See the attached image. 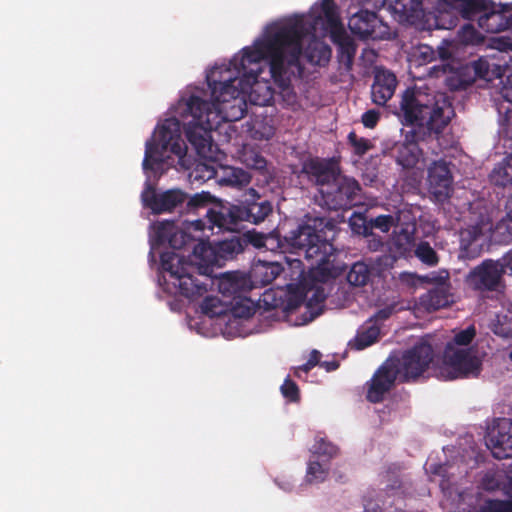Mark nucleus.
<instances>
[{
	"label": "nucleus",
	"instance_id": "1",
	"mask_svg": "<svg viewBox=\"0 0 512 512\" xmlns=\"http://www.w3.org/2000/svg\"><path fill=\"white\" fill-rule=\"evenodd\" d=\"M328 34L335 43H345V30L333 0H320L307 15L295 14L268 23L229 64L213 67L207 74L209 100L200 89L186 93L172 107V116L159 123L146 142L143 169L147 181L158 178L176 162L189 168L180 120L190 144L203 160L190 177L200 182L217 179L218 162L224 154L214 144L212 132L224 122L240 120L247 101L265 106L273 98L271 86L262 77L266 71L264 60H268L269 75L283 100L293 105L296 95L290 86L292 77L302 70V60L315 65L329 61L331 49L321 41Z\"/></svg>",
	"mask_w": 512,
	"mask_h": 512
},
{
	"label": "nucleus",
	"instance_id": "2",
	"mask_svg": "<svg viewBox=\"0 0 512 512\" xmlns=\"http://www.w3.org/2000/svg\"><path fill=\"white\" fill-rule=\"evenodd\" d=\"M245 237L254 247L280 249L292 279L300 280L304 276L305 267L301 256L309 263L308 269L312 276L320 281L336 277L342 271V266L335 263L332 244L323 240L310 225L300 226L283 241L275 234L263 235L254 231L246 233Z\"/></svg>",
	"mask_w": 512,
	"mask_h": 512
},
{
	"label": "nucleus",
	"instance_id": "3",
	"mask_svg": "<svg viewBox=\"0 0 512 512\" xmlns=\"http://www.w3.org/2000/svg\"><path fill=\"white\" fill-rule=\"evenodd\" d=\"M209 225L202 220L186 222L181 227L176 228L171 222L155 223L150 228V240L152 249L156 245L168 242L174 250H179L190 242H198L193 248L192 267L196 266L200 273L207 274L208 270L214 265H220L222 260L227 259L235 253L242 251V245L239 239L231 238L219 242L215 245L207 242L213 231V225L218 229H231L225 220V211L216 213L208 211Z\"/></svg>",
	"mask_w": 512,
	"mask_h": 512
},
{
	"label": "nucleus",
	"instance_id": "4",
	"mask_svg": "<svg viewBox=\"0 0 512 512\" xmlns=\"http://www.w3.org/2000/svg\"><path fill=\"white\" fill-rule=\"evenodd\" d=\"M161 268L168 290L178 292L191 302L201 299L211 285H217L224 298L232 299L252 289L247 276L241 272H227L216 278L199 272L198 276L192 274L193 267L184 262L183 255L176 251L161 254Z\"/></svg>",
	"mask_w": 512,
	"mask_h": 512
},
{
	"label": "nucleus",
	"instance_id": "5",
	"mask_svg": "<svg viewBox=\"0 0 512 512\" xmlns=\"http://www.w3.org/2000/svg\"><path fill=\"white\" fill-rule=\"evenodd\" d=\"M450 106L443 96H431L418 90L408 89L400 102L398 118L404 125L414 127V134L425 136L438 133L450 119Z\"/></svg>",
	"mask_w": 512,
	"mask_h": 512
},
{
	"label": "nucleus",
	"instance_id": "6",
	"mask_svg": "<svg viewBox=\"0 0 512 512\" xmlns=\"http://www.w3.org/2000/svg\"><path fill=\"white\" fill-rule=\"evenodd\" d=\"M508 5L495 4L487 0H438L434 24L437 28L449 29L453 21H446V15L461 14L464 18L479 16V25L487 32L495 33L504 29H512V18L506 19L504 12Z\"/></svg>",
	"mask_w": 512,
	"mask_h": 512
},
{
	"label": "nucleus",
	"instance_id": "7",
	"mask_svg": "<svg viewBox=\"0 0 512 512\" xmlns=\"http://www.w3.org/2000/svg\"><path fill=\"white\" fill-rule=\"evenodd\" d=\"M475 335L473 326L455 332L453 338L447 342L441 360L436 364L437 377L453 380L477 376L480 373L482 360L478 351L471 346Z\"/></svg>",
	"mask_w": 512,
	"mask_h": 512
},
{
	"label": "nucleus",
	"instance_id": "8",
	"mask_svg": "<svg viewBox=\"0 0 512 512\" xmlns=\"http://www.w3.org/2000/svg\"><path fill=\"white\" fill-rule=\"evenodd\" d=\"M325 295L322 289L306 284L288 285L286 310L288 313L299 311L301 320L297 325H304L312 321L323 311Z\"/></svg>",
	"mask_w": 512,
	"mask_h": 512
},
{
	"label": "nucleus",
	"instance_id": "9",
	"mask_svg": "<svg viewBox=\"0 0 512 512\" xmlns=\"http://www.w3.org/2000/svg\"><path fill=\"white\" fill-rule=\"evenodd\" d=\"M431 359V346L422 343L405 353L400 360H392L396 364L397 375L404 380H410L420 376L430 364Z\"/></svg>",
	"mask_w": 512,
	"mask_h": 512
},
{
	"label": "nucleus",
	"instance_id": "10",
	"mask_svg": "<svg viewBox=\"0 0 512 512\" xmlns=\"http://www.w3.org/2000/svg\"><path fill=\"white\" fill-rule=\"evenodd\" d=\"M486 446L493 456L505 459L512 456V420L500 419L489 427Z\"/></svg>",
	"mask_w": 512,
	"mask_h": 512
},
{
	"label": "nucleus",
	"instance_id": "11",
	"mask_svg": "<svg viewBox=\"0 0 512 512\" xmlns=\"http://www.w3.org/2000/svg\"><path fill=\"white\" fill-rule=\"evenodd\" d=\"M349 28L360 37L382 39L389 37L388 27L376 16L367 10L360 11L349 19Z\"/></svg>",
	"mask_w": 512,
	"mask_h": 512
},
{
	"label": "nucleus",
	"instance_id": "12",
	"mask_svg": "<svg viewBox=\"0 0 512 512\" xmlns=\"http://www.w3.org/2000/svg\"><path fill=\"white\" fill-rule=\"evenodd\" d=\"M505 266L499 261H484L473 269L466 278L469 286L474 289H494L498 286Z\"/></svg>",
	"mask_w": 512,
	"mask_h": 512
},
{
	"label": "nucleus",
	"instance_id": "13",
	"mask_svg": "<svg viewBox=\"0 0 512 512\" xmlns=\"http://www.w3.org/2000/svg\"><path fill=\"white\" fill-rule=\"evenodd\" d=\"M427 189L436 201L447 199L452 191V176L445 162H434L428 168Z\"/></svg>",
	"mask_w": 512,
	"mask_h": 512
},
{
	"label": "nucleus",
	"instance_id": "14",
	"mask_svg": "<svg viewBox=\"0 0 512 512\" xmlns=\"http://www.w3.org/2000/svg\"><path fill=\"white\" fill-rule=\"evenodd\" d=\"M184 201V194L180 190H168L164 193H156L154 188L147 184L142 193V202L153 213L171 211Z\"/></svg>",
	"mask_w": 512,
	"mask_h": 512
},
{
	"label": "nucleus",
	"instance_id": "15",
	"mask_svg": "<svg viewBox=\"0 0 512 512\" xmlns=\"http://www.w3.org/2000/svg\"><path fill=\"white\" fill-rule=\"evenodd\" d=\"M396 364L388 359L374 374L367 391V398L371 402H379L391 388L397 377Z\"/></svg>",
	"mask_w": 512,
	"mask_h": 512
},
{
	"label": "nucleus",
	"instance_id": "16",
	"mask_svg": "<svg viewBox=\"0 0 512 512\" xmlns=\"http://www.w3.org/2000/svg\"><path fill=\"white\" fill-rule=\"evenodd\" d=\"M396 77L390 71L377 68L372 85V100L377 105H384L394 94Z\"/></svg>",
	"mask_w": 512,
	"mask_h": 512
},
{
	"label": "nucleus",
	"instance_id": "17",
	"mask_svg": "<svg viewBox=\"0 0 512 512\" xmlns=\"http://www.w3.org/2000/svg\"><path fill=\"white\" fill-rule=\"evenodd\" d=\"M271 210V205L268 202H254L247 206H233L227 211V214L232 222L245 220L258 223L263 221Z\"/></svg>",
	"mask_w": 512,
	"mask_h": 512
},
{
	"label": "nucleus",
	"instance_id": "18",
	"mask_svg": "<svg viewBox=\"0 0 512 512\" xmlns=\"http://www.w3.org/2000/svg\"><path fill=\"white\" fill-rule=\"evenodd\" d=\"M285 269L286 268L278 262L258 261L252 266L247 279L252 284L253 289L270 284L280 272L285 271Z\"/></svg>",
	"mask_w": 512,
	"mask_h": 512
},
{
	"label": "nucleus",
	"instance_id": "19",
	"mask_svg": "<svg viewBox=\"0 0 512 512\" xmlns=\"http://www.w3.org/2000/svg\"><path fill=\"white\" fill-rule=\"evenodd\" d=\"M419 143L415 141H405L398 149L397 161L404 168L422 169L424 160L420 157Z\"/></svg>",
	"mask_w": 512,
	"mask_h": 512
},
{
	"label": "nucleus",
	"instance_id": "20",
	"mask_svg": "<svg viewBox=\"0 0 512 512\" xmlns=\"http://www.w3.org/2000/svg\"><path fill=\"white\" fill-rule=\"evenodd\" d=\"M251 176L240 168L218 164L217 180L220 184L244 186L250 182Z\"/></svg>",
	"mask_w": 512,
	"mask_h": 512
},
{
	"label": "nucleus",
	"instance_id": "21",
	"mask_svg": "<svg viewBox=\"0 0 512 512\" xmlns=\"http://www.w3.org/2000/svg\"><path fill=\"white\" fill-rule=\"evenodd\" d=\"M380 328L375 322H369L362 327L355 338L349 342V347L355 350H362L377 341Z\"/></svg>",
	"mask_w": 512,
	"mask_h": 512
},
{
	"label": "nucleus",
	"instance_id": "22",
	"mask_svg": "<svg viewBox=\"0 0 512 512\" xmlns=\"http://www.w3.org/2000/svg\"><path fill=\"white\" fill-rule=\"evenodd\" d=\"M413 231L414 226L408 225L400 234L394 237L391 247L394 258L404 256L412 250L414 246Z\"/></svg>",
	"mask_w": 512,
	"mask_h": 512
},
{
	"label": "nucleus",
	"instance_id": "23",
	"mask_svg": "<svg viewBox=\"0 0 512 512\" xmlns=\"http://www.w3.org/2000/svg\"><path fill=\"white\" fill-rule=\"evenodd\" d=\"M364 3H368L374 8H381L386 4L390 6H394L393 8L396 11H400L404 14H407L409 17L414 18L418 16V13L421 12L418 10V6L420 5L419 0H411V7L408 8L407 4L404 3V0H361Z\"/></svg>",
	"mask_w": 512,
	"mask_h": 512
},
{
	"label": "nucleus",
	"instance_id": "24",
	"mask_svg": "<svg viewBox=\"0 0 512 512\" xmlns=\"http://www.w3.org/2000/svg\"><path fill=\"white\" fill-rule=\"evenodd\" d=\"M490 179L498 186H506L512 183V153L494 167Z\"/></svg>",
	"mask_w": 512,
	"mask_h": 512
},
{
	"label": "nucleus",
	"instance_id": "25",
	"mask_svg": "<svg viewBox=\"0 0 512 512\" xmlns=\"http://www.w3.org/2000/svg\"><path fill=\"white\" fill-rule=\"evenodd\" d=\"M329 470L330 465L327 461L312 457L307 466L305 481L309 484L322 482L326 479Z\"/></svg>",
	"mask_w": 512,
	"mask_h": 512
},
{
	"label": "nucleus",
	"instance_id": "26",
	"mask_svg": "<svg viewBox=\"0 0 512 512\" xmlns=\"http://www.w3.org/2000/svg\"><path fill=\"white\" fill-rule=\"evenodd\" d=\"M249 133L254 139H270L274 134V127L271 119L267 117H256L250 124Z\"/></svg>",
	"mask_w": 512,
	"mask_h": 512
},
{
	"label": "nucleus",
	"instance_id": "27",
	"mask_svg": "<svg viewBox=\"0 0 512 512\" xmlns=\"http://www.w3.org/2000/svg\"><path fill=\"white\" fill-rule=\"evenodd\" d=\"M254 310L255 306L253 301L242 297L241 294L229 300L228 312H231L236 317H250L254 313Z\"/></svg>",
	"mask_w": 512,
	"mask_h": 512
},
{
	"label": "nucleus",
	"instance_id": "28",
	"mask_svg": "<svg viewBox=\"0 0 512 512\" xmlns=\"http://www.w3.org/2000/svg\"><path fill=\"white\" fill-rule=\"evenodd\" d=\"M311 453L313 458L329 463V460L337 454V448L324 438H317L311 447Z\"/></svg>",
	"mask_w": 512,
	"mask_h": 512
},
{
	"label": "nucleus",
	"instance_id": "29",
	"mask_svg": "<svg viewBox=\"0 0 512 512\" xmlns=\"http://www.w3.org/2000/svg\"><path fill=\"white\" fill-rule=\"evenodd\" d=\"M369 278V268L362 262L355 263L347 275L348 282L353 286H363L368 282Z\"/></svg>",
	"mask_w": 512,
	"mask_h": 512
},
{
	"label": "nucleus",
	"instance_id": "30",
	"mask_svg": "<svg viewBox=\"0 0 512 512\" xmlns=\"http://www.w3.org/2000/svg\"><path fill=\"white\" fill-rule=\"evenodd\" d=\"M239 159L252 169L261 170L266 166V160L257 151L247 146L240 152Z\"/></svg>",
	"mask_w": 512,
	"mask_h": 512
},
{
	"label": "nucleus",
	"instance_id": "31",
	"mask_svg": "<svg viewBox=\"0 0 512 512\" xmlns=\"http://www.w3.org/2000/svg\"><path fill=\"white\" fill-rule=\"evenodd\" d=\"M229 300L222 301L217 297H206L201 305V309L205 314L210 316H218L228 312Z\"/></svg>",
	"mask_w": 512,
	"mask_h": 512
},
{
	"label": "nucleus",
	"instance_id": "32",
	"mask_svg": "<svg viewBox=\"0 0 512 512\" xmlns=\"http://www.w3.org/2000/svg\"><path fill=\"white\" fill-rule=\"evenodd\" d=\"M445 304L446 301L440 299L435 291L429 292L420 298L419 305L415 307V313L418 315L422 311L436 310L443 307Z\"/></svg>",
	"mask_w": 512,
	"mask_h": 512
},
{
	"label": "nucleus",
	"instance_id": "33",
	"mask_svg": "<svg viewBox=\"0 0 512 512\" xmlns=\"http://www.w3.org/2000/svg\"><path fill=\"white\" fill-rule=\"evenodd\" d=\"M491 224L488 221H481L480 225L473 227L472 230L465 229L461 231L460 237L463 245L468 246L476 241L480 235L490 232Z\"/></svg>",
	"mask_w": 512,
	"mask_h": 512
},
{
	"label": "nucleus",
	"instance_id": "34",
	"mask_svg": "<svg viewBox=\"0 0 512 512\" xmlns=\"http://www.w3.org/2000/svg\"><path fill=\"white\" fill-rule=\"evenodd\" d=\"M415 254L425 264L435 265L438 262L435 251L427 243H420L416 248Z\"/></svg>",
	"mask_w": 512,
	"mask_h": 512
},
{
	"label": "nucleus",
	"instance_id": "35",
	"mask_svg": "<svg viewBox=\"0 0 512 512\" xmlns=\"http://www.w3.org/2000/svg\"><path fill=\"white\" fill-rule=\"evenodd\" d=\"M413 56L418 58L419 65H422L431 62L435 58V52L428 45H420L415 49Z\"/></svg>",
	"mask_w": 512,
	"mask_h": 512
},
{
	"label": "nucleus",
	"instance_id": "36",
	"mask_svg": "<svg viewBox=\"0 0 512 512\" xmlns=\"http://www.w3.org/2000/svg\"><path fill=\"white\" fill-rule=\"evenodd\" d=\"M399 278L403 284L412 287H417L422 285L423 283L431 281V279L427 276H417L416 274L409 272L401 273Z\"/></svg>",
	"mask_w": 512,
	"mask_h": 512
},
{
	"label": "nucleus",
	"instance_id": "37",
	"mask_svg": "<svg viewBox=\"0 0 512 512\" xmlns=\"http://www.w3.org/2000/svg\"><path fill=\"white\" fill-rule=\"evenodd\" d=\"M482 512H512V502L487 501Z\"/></svg>",
	"mask_w": 512,
	"mask_h": 512
},
{
	"label": "nucleus",
	"instance_id": "38",
	"mask_svg": "<svg viewBox=\"0 0 512 512\" xmlns=\"http://www.w3.org/2000/svg\"><path fill=\"white\" fill-rule=\"evenodd\" d=\"M282 395L289 401L298 400V388L295 383L289 379L285 380L281 386Z\"/></svg>",
	"mask_w": 512,
	"mask_h": 512
},
{
	"label": "nucleus",
	"instance_id": "39",
	"mask_svg": "<svg viewBox=\"0 0 512 512\" xmlns=\"http://www.w3.org/2000/svg\"><path fill=\"white\" fill-rule=\"evenodd\" d=\"M461 38L462 41L471 44H475L481 41V38L476 32V30L470 25H467L463 28Z\"/></svg>",
	"mask_w": 512,
	"mask_h": 512
},
{
	"label": "nucleus",
	"instance_id": "40",
	"mask_svg": "<svg viewBox=\"0 0 512 512\" xmlns=\"http://www.w3.org/2000/svg\"><path fill=\"white\" fill-rule=\"evenodd\" d=\"M349 139L353 144L356 153L363 154L370 148V143L366 139L357 138L354 133L349 135Z\"/></svg>",
	"mask_w": 512,
	"mask_h": 512
},
{
	"label": "nucleus",
	"instance_id": "41",
	"mask_svg": "<svg viewBox=\"0 0 512 512\" xmlns=\"http://www.w3.org/2000/svg\"><path fill=\"white\" fill-rule=\"evenodd\" d=\"M319 359H320V354L318 351L314 350L310 353V357H309V360L307 361L306 364H304L303 366L301 367H298L295 371V374L300 377V372L304 371V372H307L310 368L314 367L315 365L317 364H320L319 363Z\"/></svg>",
	"mask_w": 512,
	"mask_h": 512
},
{
	"label": "nucleus",
	"instance_id": "42",
	"mask_svg": "<svg viewBox=\"0 0 512 512\" xmlns=\"http://www.w3.org/2000/svg\"><path fill=\"white\" fill-rule=\"evenodd\" d=\"M212 201V197L207 192L195 194L189 201V204L194 207L205 206Z\"/></svg>",
	"mask_w": 512,
	"mask_h": 512
},
{
	"label": "nucleus",
	"instance_id": "43",
	"mask_svg": "<svg viewBox=\"0 0 512 512\" xmlns=\"http://www.w3.org/2000/svg\"><path fill=\"white\" fill-rule=\"evenodd\" d=\"M393 225V218L391 216H379L374 220V226L380 229L382 232L389 231L390 227Z\"/></svg>",
	"mask_w": 512,
	"mask_h": 512
},
{
	"label": "nucleus",
	"instance_id": "44",
	"mask_svg": "<svg viewBox=\"0 0 512 512\" xmlns=\"http://www.w3.org/2000/svg\"><path fill=\"white\" fill-rule=\"evenodd\" d=\"M345 187L342 186L339 190L341 194H346L348 198H351L356 194L359 189L358 184L353 179H344Z\"/></svg>",
	"mask_w": 512,
	"mask_h": 512
},
{
	"label": "nucleus",
	"instance_id": "45",
	"mask_svg": "<svg viewBox=\"0 0 512 512\" xmlns=\"http://www.w3.org/2000/svg\"><path fill=\"white\" fill-rule=\"evenodd\" d=\"M501 127L507 137H512V109H508L501 121Z\"/></svg>",
	"mask_w": 512,
	"mask_h": 512
},
{
	"label": "nucleus",
	"instance_id": "46",
	"mask_svg": "<svg viewBox=\"0 0 512 512\" xmlns=\"http://www.w3.org/2000/svg\"><path fill=\"white\" fill-rule=\"evenodd\" d=\"M378 119L379 113L374 110L367 111L362 116V122L364 126L368 128H373L376 125Z\"/></svg>",
	"mask_w": 512,
	"mask_h": 512
},
{
	"label": "nucleus",
	"instance_id": "47",
	"mask_svg": "<svg viewBox=\"0 0 512 512\" xmlns=\"http://www.w3.org/2000/svg\"><path fill=\"white\" fill-rule=\"evenodd\" d=\"M454 50V44L450 41H443L442 44L438 47V54L441 59H448Z\"/></svg>",
	"mask_w": 512,
	"mask_h": 512
},
{
	"label": "nucleus",
	"instance_id": "48",
	"mask_svg": "<svg viewBox=\"0 0 512 512\" xmlns=\"http://www.w3.org/2000/svg\"><path fill=\"white\" fill-rule=\"evenodd\" d=\"M472 68L475 71V74L479 77H483L484 73L487 69L486 62L483 60H479L477 62H474L472 66H466L465 69Z\"/></svg>",
	"mask_w": 512,
	"mask_h": 512
},
{
	"label": "nucleus",
	"instance_id": "49",
	"mask_svg": "<svg viewBox=\"0 0 512 512\" xmlns=\"http://www.w3.org/2000/svg\"><path fill=\"white\" fill-rule=\"evenodd\" d=\"M502 96L508 101L512 103V83L505 84L501 90Z\"/></svg>",
	"mask_w": 512,
	"mask_h": 512
},
{
	"label": "nucleus",
	"instance_id": "50",
	"mask_svg": "<svg viewBox=\"0 0 512 512\" xmlns=\"http://www.w3.org/2000/svg\"><path fill=\"white\" fill-rule=\"evenodd\" d=\"M320 367L324 368L327 372L337 369L338 363L335 360L321 362Z\"/></svg>",
	"mask_w": 512,
	"mask_h": 512
},
{
	"label": "nucleus",
	"instance_id": "51",
	"mask_svg": "<svg viewBox=\"0 0 512 512\" xmlns=\"http://www.w3.org/2000/svg\"><path fill=\"white\" fill-rule=\"evenodd\" d=\"M389 314H390V312L381 311V312H379L377 317L384 319V318H387L389 316Z\"/></svg>",
	"mask_w": 512,
	"mask_h": 512
},
{
	"label": "nucleus",
	"instance_id": "52",
	"mask_svg": "<svg viewBox=\"0 0 512 512\" xmlns=\"http://www.w3.org/2000/svg\"><path fill=\"white\" fill-rule=\"evenodd\" d=\"M330 174H331L332 178H333L335 181H337V182H339V181H340V180L337 178V176H336V171L334 170V168H332V169H331Z\"/></svg>",
	"mask_w": 512,
	"mask_h": 512
},
{
	"label": "nucleus",
	"instance_id": "53",
	"mask_svg": "<svg viewBox=\"0 0 512 512\" xmlns=\"http://www.w3.org/2000/svg\"><path fill=\"white\" fill-rule=\"evenodd\" d=\"M467 81L468 80H461L459 84L462 85V84L466 83Z\"/></svg>",
	"mask_w": 512,
	"mask_h": 512
},
{
	"label": "nucleus",
	"instance_id": "54",
	"mask_svg": "<svg viewBox=\"0 0 512 512\" xmlns=\"http://www.w3.org/2000/svg\"><path fill=\"white\" fill-rule=\"evenodd\" d=\"M510 358H511V360H512V350H511V353H510Z\"/></svg>",
	"mask_w": 512,
	"mask_h": 512
},
{
	"label": "nucleus",
	"instance_id": "55",
	"mask_svg": "<svg viewBox=\"0 0 512 512\" xmlns=\"http://www.w3.org/2000/svg\"><path fill=\"white\" fill-rule=\"evenodd\" d=\"M510 270H511V274H512V265H511V267H510Z\"/></svg>",
	"mask_w": 512,
	"mask_h": 512
}]
</instances>
